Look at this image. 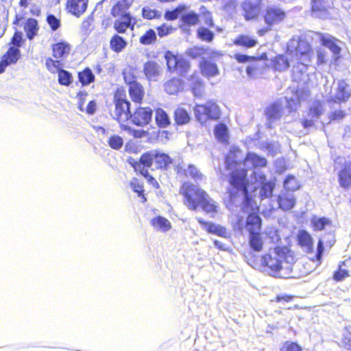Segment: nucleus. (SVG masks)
I'll return each instance as SVG.
<instances>
[{"instance_id": "f257e3e1", "label": "nucleus", "mask_w": 351, "mask_h": 351, "mask_svg": "<svg viewBox=\"0 0 351 351\" xmlns=\"http://www.w3.org/2000/svg\"><path fill=\"white\" fill-rule=\"evenodd\" d=\"M241 151H230L226 157V167L233 170L229 178L230 186L228 189V196L232 203H234L239 194L241 193L247 197V170L243 166L242 158L239 156Z\"/></svg>"}, {"instance_id": "f03ea898", "label": "nucleus", "mask_w": 351, "mask_h": 351, "mask_svg": "<svg viewBox=\"0 0 351 351\" xmlns=\"http://www.w3.org/2000/svg\"><path fill=\"white\" fill-rule=\"evenodd\" d=\"M293 261V252L287 247H276L261 258L262 265L267 269L269 275L278 278H285L282 271L284 269H289Z\"/></svg>"}, {"instance_id": "7ed1b4c3", "label": "nucleus", "mask_w": 351, "mask_h": 351, "mask_svg": "<svg viewBox=\"0 0 351 351\" xmlns=\"http://www.w3.org/2000/svg\"><path fill=\"white\" fill-rule=\"evenodd\" d=\"M180 193L185 198L184 204L191 210H196L198 204H200L206 213L217 211L215 202L197 185L184 182L180 188Z\"/></svg>"}, {"instance_id": "20e7f679", "label": "nucleus", "mask_w": 351, "mask_h": 351, "mask_svg": "<svg viewBox=\"0 0 351 351\" xmlns=\"http://www.w3.org/2000/svg\"><path fill=\"white\" fill-rule=\"evenodd\" d=\"M193 110L197 120L200 123H204L208 119L217 120L220 117L219 106L212 101L205 104H197Z\"/></svg>"}, {"instance_id": "39448f33", "label": "nucleus", "mask_w": 351, "mask_h": 351, "mask_svg": "<svg viewBox=\"0 0 351 351\" xmlns=\"http://www.w3.org/2000/svg\"><path fill=\"white\" fill-rule=\"evenodd\" d=\"M165 58L167 65V69L171 72H175L183 75L190 68L189 62L182 56H176L171 51H167L165 53Z\"/></svg>"}, {"instance_id": "423d86ee", "label": "nucleus", "mask_w": 351, "mask_h": 351, "mask_svg": "<svg viewBox=\"0 0 351 351\" xmlns=\"http://www.w3.org/2000/svg\"><path fill=\"white\" fill-rule=\"evenodd\" d=\"M115 110L112 114V118L117 120L122 126L123 123L130 120V114L132 111L130 110V102L125 98L115 95L114 98Z\"/></svg>"}, {"instance_id": "0eeeda50", "label": "nucleus", "mask_w": 351, "mask_h": 351, "mask_svg": "<svg viewBox=\"0 0 351 351\" xmlns=\"http://www.w3.org/2000/svg\"><path fill=\"white\" fill-rule=\"evenodd\" d=\"M153 113V109L149 106H138L131 113L130 121L136 126L144 127L152 121Z\"/></svg>"}, {"instance_id": "6e6552de", "label": "nucleus", "mask_w": 351, "mask_h": 351, "mask_svg": "<svg viewBox=\"0 0 351 351\" xmlns=\"http://www.w3.org/2000/svg\"><path fill=\"white\" fill-rule=\"evenodd\" d=\"M285 17L283 10L276 5H269L265 10L264 21L267 25L271 26L280 23Z\"/></svg>"}, {"instance_id": "1a4fd4ad", "label": "nucleus", "mask_w": 351, "mask_h": 351, "mask_svg": "<svg viewBox=\"0 0 351 351\" xmlns=\"http://www.w3.org/2000/svg\"><path fill=\"white\" fill-rule=\"evenodd\" d=\"M335 93L331 97L330 102H346L351 95V90L349 85L344 80H338L335 88Z\"/></svg>"}, {"instance_id": "9d476101", "label": "nucleus", "mask_w": 351, "mask_h": 351, "mask_svg": "<svg viewBox=\"0 0 351 351\" xmlns=\"http://www.w3.org/2000/svg\"><path fill=\"white\" fill-rule=\"evenodd\" d=\"M332 0H311L312 16L325 19L328 14V9L330 7Z\"/></svg>"}, {"instance_id": "9b49d317", "label": "nucleus", "mask_w": 351, "mask_h": 351, "mask_svg": "<svg viewBox=\"0 0 351 351\" xmlns=\"http://www.w3.org/2000/svg\"><path fill=\"white\" fill-rule=\"evenodd\" d=\"M318 38L322 45L328 48L331 52L337 56V58L339 56L341 52V47L338 45L340 41L332 36L330 34H317Z\"/></svg>"}, {"instance_id": "f8f14e48", "label": "nucleus", "mask_w": 351, "mask_h": 351, "mask_svg": "<svg viewBox=\"0 0 351 351\" xmlns=\"http://www.w3.org/2000/svg\"><path fill=\"white\" fill-rule=\"evenodd\" d=\"M143 73L149 81L156 82L162 73V69L156 61L149 60L143 65Z\"/></svg>"}, {"instance_id": "ddd939ff", "label": "nucleus", "mask_w": 351, "mask_h": 351, "mask_svg": "<svg viewBox=\"0 0 351 351\" xmlns=\"http://www.w3.org/2000/svg\"><path fill=\"white\" fill-rule=\"evenodd\" d=\"M267 165L265 158L258 156L254 152H248L243 161V166L247 171L250 169L263 167Z\"/></svg>"}, {"instance_id": "4468645a", "label": "nucleus", "mask_w": 351, "mask_h": 351, "mask_svg": "<svg viewBox=\"0 0 351 351\" xmlns=\"http://www.w3.org/2000/svg\"><path fill=\"white\" fill-rule=\"evenodd\" d=\"M154 154H156V150L147 152L143 154L141 156L139 161H136L132 164L135 171L141 173L143 170H148L147 168L151 167L154 161Z\"/></svg>"}, {"instance_id": "2eb2a0df", "label": "nucleus", "mask_w": 351, "mask_h": 351, "mask_svg": "<svg viewBox=\"0 0 351 351\" xmlns=\"http://www.w3.org/2000/svg\"><path fill=\"white\" fill-rule=\"evenodd\" d=\"M175 170L178 174H184L186 177L191 178L197 182L203 180L202 173L193 165H189L186 169L182 164H175Z\"/></svg>"}, {"instance_id": "dca6fc26", "label": "nucleus", "mask_w": 351, "mask_h": 351, "mask_svg": "<svg viewBox=\"0 0 351 351\" xmlns=\"http://www.w3.org/2000/svg\"><path fill=\"white\" fill-rule=\"evenodd\" d=\"M136 23L130 14H125L114 21V27L118 33L123 34L128 28L133 29Z\"/></svg>"}, {"instance_id": "f3484780", "label": "nucleus", "mask_w": 351, "mask_h": 351, "mask_svg": "<svg viewBox=\"0 0 351 351\" xmlns=\"http://www.w3.org/2000/svg\"><path fill=\"white\" fill-rule=\"evenodd\" d=\"M88 0H67L66 10L76 17L81 16L86 10Z\"/></svg>"}, {"instance_id": "a211bd4d", "label": "nucleus", "mask_w": 351, "mask_h": 351, "mask_svg": "<svg viewBox=\"0 0 351 351\" xmlns=\"http://www.w3.org/2000/svg\"><path fill=\"white\" fill-rule=\"evenodd\" d=\"M254 178L256 182L261 184L260 195L261 198L269 197L272 195L274 184L271 182H267L266 176L263 173H258L254 171Z\"/></svg>"}, {"instance_id": "6ab92c4d", "label": "nucleus", "mask_w": 351, "mask_h": 351, "mask_svg": "<svg viewBox=\"0 0 351 351\" xmlns=\"http://www.w3.org/2000/svg\"><path fill=\"white\" fill-rule=\"evenodd\" d=\"M265 114L267 119V128H271L272 124L279 120L282 116V107L277 103L269 105L265 109Z\"/></svg>"}, {"instance_id": "aec40b11", "label": "nucleus", "mask_w": 351, "mask_h": 351, "mask_svg": "<svg viewBox=\"0 0 351 351\" xmlns=\"http://www.w3.org/2000/svg\"><path fill=\"white\" fill-rule=\"evenodd\" d=\"M186 55L193 59L202 58V60L213 56V51L209 47L194 46L186 50Z\"/></svg>"}, {"instance_id": "412c9836", "label": "nucleus", "mask_w": 351, "mask_h": 351, "mask_svg": "<svg viewBox=\"0 0 351 351\" xmlns=\"http://www.w3.org/2000/svg\"><path fill=\"white\" fill-rule=\"evenodd\" d=\"M241 8L243 11V15L246 20L255 19L260 11V8L256 2L250 0H245L241 3Z\"/></svg>"}, {"instance_id": "4be33fe9", "label": "nucleus", "mask_w": 351, "mask_h": 351, "mask_svg": "<svg viewBox=\"0 0 351 351\" xmlns=\"http://www.w3.org/2000/svg\"><path fill=\"white\" fill-rule=\"evenodd\" d=\"M289 49L295 48L296 55L309 59V53H312L310 45L304 40H292L288 45Z\"/></svg>"}, {"instance_id": "5701e85b", "label": "nucleus", "mask_w": 351, "mask_h": 351, "mask_svg": "<svg viewBox=\"0 0 351 351\" xmlns=\"http://www.w3.org/2000/svg\"><path fill=\"white\" fill-rule=\"evenodd\" d=\"M264 63L254 56L246 67V73L250 77H256L261 74Z\"/></svg>"}, {"instance_id": "b1692460", "label": "nucleus", "mask_w": 351, "mask_h": 351, "mask_svg": "<svg viewBox=\"0 0 351 351\" xmlns=\"http://www.w3.org/2000/svg\"><path fill=\"white\" fill-rule=\"evenodd\" d=\"M261 223V218L257 214L252 213L247 217L246 225L249 233L259 232Z\"/></svg>"}, {"instance_id": "393cba45", "label": "nucleus", "mask_w": 351, "mask_h": 351, "mask_svg": "<svg viewBox=\"0 0 351 351\" xmlns=\"http://www.w3.org/2000/svg\"><path fill=\"white\" fill-rule=\"evenodd\" d=\"M299 245L304 247L307 252H311L313 248V239L310 234L306 230H300L298 235Z\"/></svg>"}, {"instance_id": "a878e982", "label": "nucleus", "mask_w": 351, "mask_h": 351, "mask_svg": "<svg viewBox=\"0 0 351 351\" xmlns=\"http://www.w3.org/2000/svg\"><path fill=\"white\" fill-rule=\"evenodd\" d=\"M71 50V46L66 42L57 43L52 45L53 56L56 59L62 58L68 55Z\"/></svg>"}, {"instance_id": "bb28decb", "label": "nucleus", "mask_w": 351, "mask_h": 351, "mask_svg": "<svg viewBox=\"0 0 351 351\" xmlns=\"http://www.w3.org/2000/svg\"><path fill=\"white\" fill-rule=\"evenodd\" d=\"M278 202L281 209L289 210L295 206V199L292 193H287L279 195Z\"/></svg>"}, {"instance_id": "cd10ccee", "label": "nucleus", "mask_w": 351, "mask_h": 351, "mask_svg": "<svg viewBox=\"0 0 351 351\" xmlns=\"http://www.w3.org/2000/svg\"><path fill=\"white\" fill-rule=\"evenodd\" d=\"M173 119L178 125H183L189 123L191 118L186 110L178 107L174 110Z\"/></svg>"}, {"instance_id": "c85d7f7f", "label": "nucleus", "mask_w": 351, "mask_h": 351, "mask_svg": "<svg viewBox=\"0 0 351 351\" xmlns=\"http://www.w3.org/2000/svg\"><path fill=\"white\" fill-rule=\"evenodd\" d=\"M199 66L202 74L205 76L214 77L219 73L217 64L206 59L200 62Z\"/></svg>"}, {"instance_id": "c756f323", "label": "nucleus", "mask_w": 351, "mask_h": 351, "mask_svg": "<svg viewBox=\"0 0 351 351\" xmlns=\"http://www.w3.org/2000/svg\"><path fill=\"white\" fill-rule=\"evenodd\" d=\"M129 94L132 101L136 103L141 102L144 95L142 85L136 82L132 83L130 85Z\"/></svg>"}, {"instance_id": "7c9ffc66", "label": "nucleus", "mask_w": 351, "mask_h": 351, "mask_svg": "<svg viewBox=\"0 0 351 351\" xmlns=\"http://www.w3.org/2000/svg\"><path fill=\"white\" fill-rule=\"evenodd\" d=\"M150 223L154 229L161 232H167L171 228L169 220L162 216L154 217L151 219Z\"/></svg>"}, {"instance_id": "2f4dec72", "label": "nucleus", "mask_w": 351, "mask_h": 351, "mask_svg": "<svg viewBox=\"0 0 351 351\" xmlns=\"http://www.w3.org/2000/svg\"><path fill=\"white\" fill-rule=\"evenodd\" d=\"M155 121L160 128H166L171 124L168 114L162 108H157L155 112Z\"/></svg>"}, {"instance_id": "473e14b6", "label": "nucleus", "mask_w": 351, "mask_h": 351, "mask_svg": "<svg viewBox=\"0 0 351 351\" xmlns=\"http://www.w3.org/2000/svg\"><path fill=\"white\" fill-rule=\"evenodd\" d=\"M154 162L156 165V168L167 169L169 165L173 163V160L168 154L156 151Z\"/></svg>"}, {"instance_id": "72a5a7b5", "label": "nucleus", "mask_w": 351, "mask_h": 351, "mask_svg": "<svg viewBox=\"0 0 351 351\" xmlns=\"http://www.w3.org/2000/svg\"><path fill=\"white\" fill-rule=\"evenodd\" d=\"M165 90L169 95H174L183 89V82L178 78H173L165 84Z\"/></svg>"}, {"instance_id": "f704fd0d", "label": "nucleus", "mask_w": 351, "mask_h": 351, "mask_svg": "<svg viewBox=\"0 0 351 351\" xmlns=\"http://www.w3.org/2000/svg\"><path fill=\"white\" fill-rule=\"evenodd\" d=\"M24 30L28 39L32 40L38 34V25L35 19L29 18L24 25Z\"/></svg>"}, {"instance_id": "c9c22d12", "label": "nucleus", "mask_w": 351, "mask_h": 351, "mask_svg": "<svg viewBox=\"0 0 351 351\" xmlns=\"http://www.w3.org/2000/svg\"><path fill=\"white\" fill-rule=\"evenodd\" d=\"M21 55V51L15 47H10L8 51L3 55V60L8 65L15 64L19 60Z\"/></svg>"}, {"instance_id": "e433bc0d", "label": "nucleus", "mask_w": 351, "mask_h": 351, "mask_svg": "<svg viewBox=\"0 0 351 351\" xmlns=\"http://www.w3.org/2000/svg\"><path fill=\"white\" fill-rule=\"evenodd\" d=\"M249 245L254 252H261L263 246V241L259 232L249 233Z\"/></svg>"}, {"instance_id": "4c0bfd02", "label": "nucleus", "mask_w": 351, "mask_h": 351, "mask_svg": "<svg viewBox=\"0 0 351 351\" xmlns=\"http://www.w3.org/2000/svg\"><path fill=\"white\" fill-rule=\"evenodd\" d=\"M258 43L256 39L252 38L247 35H239L234 40V44L237 46H241L245 48H252L255 47Z\"/></svg>"}, {"instance_id": "58836bf2", "label": "nucleus", "mask_w": 351, "mask_h": 351, "mask_svg": "<svg viewBox=\"0 0 351 351\" xmlns=\"http://www.w3.org/2000/svg\"><path fill=\"white\" fill-rule=\"evenodd\" d=\"M180 21L186 25L194 26L199 22V16L194 11L183 12L180 16Z\"/></svg>"}, {"instance_id": "ea45409f", "label": "nucleus", "mask_w": 351, "mask_h": 351, "mask_svg": "<svg viewBox=\"0 0 351 351\" xmlns=\"http://www.w3.org/2000/svg\"><path fill=\"white\" fill-rule=\"evenodd\" d=\"M196 36L198 39L206 43H211L215 38L214 32L204 26H200L197 28Z\"/></svg>"}, {"instance_id": "a19ab883", "label": "nucleus", "mask_w": 351, "mask_h": 351, "mask_svg": "<svg viewBox=\"0 0 351 351\" xmlns=\"http://www.w3.org/2000/svg\"><path fill=\"white\" fill-rule=\"evenodd\" d=\"M338 180L340 186L347 189L351 186V169L345 168L338 173Z\"/></svg>"}, {"instance_id": "79ce46f5", "label": "nucleus", "mask_w": 351, "mask_h": 351, "mask_svg": "<svg viewBox=\"0 0 351 351\" xmlns=\"http://www.w3.org/2000/svg\"><path fill=\"white\" fill-rule=\"evenodd\" d=\"M190 87L195 97H200L202 96L204 85L203 81L199 77H193L191 80Z\"/></svg>"}, {"instance_id": "37998d69", "label": "nucleus", "mask_w": 351, "mask_h": 351, "mask_svg": "<svg viewBox=\"0 0 351 351\" xmlns=\"http://www.w3.org/2000/svg\"><path fill=\"white\" fill-rule=\"evenodd\" d=\"M324 111L323 103L319 100H315L309 107L308 116L312 119H319Z\"/></svg>"}, {"instance_id": "c03bdc74", "label": "nucleus", "mask_w": 351, "mask_h": 351, "mask_svg": "<svg viewBox=\"0 0 351 351\" xmlns=\"http://www.w3.org/2000/svg\"><path fill=\"white\" fill-rule=\"evenodd\" d=\"M272 66L276 71H283L289 67V62L285 55H279L272 60Z\"/></svg>"}, {"instance_id": "a18cd8bd", "label": "nucleus", "mask_w": 351, "mask_h": 351, "mask_svg": "<svg viewBox=\"0 0 351 351\" xmlns=\"http://www.w3.org/2000/svg\"><path fill=\"white\" fill-rule=\"evenodd\" d=\"M127 42L125 40L117 35H114L110 41V46L112 51L117 53H119L126 47Z\"/></svg>"}, {"instance_id": "49530a36", "label": "nucleus", "mask_w": 351, "mask_h": 351, "mask_svg": "<svg viewBox=\"0 0 351 351\" xmlns=\"http://www.w3.org/2000/svg\"><path fill=\"white\" fill-rule=\"evenodd\" d=\"M78 79L82 86H88L95 80V75L90 68L86 67L78 73Z\"/></svg>"}, {"instance_id": "de8ad7c7", "label": "nucleus", "mask_w": 351, "mask_h": 351, "mask_svg": "<svg viewBox=\"0 0 351 351\" xmlns=\"http://www.w3.org/2000/svg\"><path fill=\"white\" fill-rule=\"evenodd\" d=\"M128 8L129 5L125 1H119L112 8L111 14L114 17H121L123 15L130 14L127 12Z\"/></svg>"}, {"instance_id": "09e8293b", "label": "nucleus", "mask_w": 351, "mask_h": 351, "mask_svg": "<svg viewBox=\"0 0 351 351\" xmlns=\"http://www.w3.org/2000/svg\"><path fill=\"white\" fill-rule=\"evenodd\" d=\"M215 136L216 138L221 142H227L228 139V128L223 123H220L215 128Z\"/></svg>"}, {"instance_id": "8fccbe9b", "label": "nucleus", "mask_w": 351, "mask_h": 351, "mask_svg": "<svg viewBox=\"0 0 351 351\" xmlns=\"http://www.w3.org/2000/svg\"><path fill=\"white\" fill-rule=\"evenodd\" d=\"M199 20L201 19L203 23L208 27H214L215 24L213 19L212 14L207 10L205 6L202 5L199 8Z\"/></svg>"}, {"instance_id": "3c124183", "label": "nucleus", "mask_w": 351, "mask_h": 351, "mask_svg": "<svg viewBox=\"0 0 351 351\" xmlns=\"http://www.w3.org/2000/svg\"><path fill=\"white\" fill-rule=\"evenodd\" d=\"M186 10L184 5H180L173 10H166L165 13V19L167 21H174L178 18L182 13Z\"/></svg>"}, {"instance_id": "603ef678", "label": "nucleus", "mask_w": 351, "mask_h": 351, "mask_svg": "<svg viewBox=\"0 0 351 351\" xmlns=\"http://www.w3.org/2000/svg\"><path fill=\"white\" fill-rule=\"evenodd\" d=\"M58 73V82L63 86H69L73 82V77L70 72L64 69H60Z\"/></svg>"}, {"instance_id": "864d4df0", "label": "nucleus", "mask_w": 351, "mask_h": 351, "mask_svg": "<svg viewBox=\"0 0 351 351\" xmlns=\"http://www.w3.org/2000/svg\"><path fill=\"white\" fill-rule=\"evenodd\" d=\"M206 230L209 233L215 234L223 237H226L227 234L226 229L224 227L211 222L207 225Z\"/></svg>"}, {"instance_id": "5fc2aeb1", "label": "nucleus", "mask_w": 351, "mask_h": 351, "mask_svg": "<svg viewBox=\"0 0 351 351\" xmlns=\"http://www.w3.org/2000/svg\"><path fill=\"white\" fill-rule=\"evenodd\" d=\"M142 16L144 19L148 20L159 19L162 16V12L159 10L152 9L149 7H144L142 9Z\"/></svg>"}, {"instance_id": "6e6d98bb", "label": "nucleus", "mask_w": 351, "mask_h": 351, "mask_svg": "<svg viewBox=\"0 0 351 351\" xmlns=\"http://www.w3.org/2000/svg\"><path fill=\"white\" fill-rule=\"evenodd\" d=\"M156 40V34L152 29L147 30L140 37V43L143 45H151Z\"/></svg>"}, {"instance_id": "4d7b16f0", "label": "nucleus", "mask_w": 351, "mask_h": 351, "mask_svg": "<svg viewBox=\"0 0 351 351\" xmlns=\"http://www.w3.org/2000/svg\"><path fill=\"white\" fill-rule=\"evenodd\" d=\"M284 188L290 191H294L299 188L296 178L293 176H288L284 181Z\"/></svg>"}, {"instance_id": "13d9d810", "label": "nucleus", "mask_w": 351, "mask_h": 351, "mask_svg": "<svg viewBox=\"0 0 351 351\" xmlns=\"http://www.w3.org/2000/svg\"><path fill=\"white\" fill-rule=\"evenodd\" d=\"M108 143L112 149L119 150L123 145V140L120 136L114 134L109 138Z\"/></svg>"}, {"instance_id": "bf43d9fd", "label": "nucleus", "mask_w": 351, "mask_h": 351, "mask_svg": "<svg viewBox=\"0 0 351 351\" xmlns=\"http://www.w3.org/2000/svg\"><path fill=\"white\" fill-rule=\"evenodd\" d=\"M312 223L313 225L314 230L315 231L322 230L326 226L328 225L330 223V219L326 217H320V218H314L312 220Z\"/></svg>"}, {"instance_id": "052dcab7", "label": "nucleus", "mask_w": 351, "mask_h": 351, "mask_svg": "<svg viewBox=\"0 0 351 351\" xmlns=\"http://www.w3.org/2000/svg\"><path fill=\"white\" fill-rule=\"evenodd\" d=\"M342 346L347 350H351V326L345 327L343 334Z\"/></svg>"}, {"instance_id": "680f3d73", "label": "nucleus", "mask_w": 351, "mask_h": 351, "mask_svg": "<svg viewBox=\"0 0 351 351\" xmlns=\"http://www.w3.org/2000/svg\"><path fill=\"white\" fill-rule=\"evenodd\" d=\"M46 67L51 73L58 72L60 69V62L59 60H54L51 58H48L46 59Z\"/></svg>"}, {"instance_id": "e2e57ef3", "label": "nucleus", "mask_w": 351, "mask_h": 351, "mask_svg": "<svg viewBox=\"0 0 351 351\" xmlns=\"http://www.w3.org/2000/svg\"><path fill=\"white\" fill-rule=\"evenodd\" d=\"M332 108L335 110L328 114V123H330L331 121H339L345 117L346 114L343 110L340 109H335L334 105H332Z\"/></svg>"}, {"instance_id": "0e129e2a", "label": "nucleus", "mask_w": 351, "mask_h": 351, "mask_svg": "<svg viewBox=\"0 0 351 351\" xmlns=\"http://www.w3.org/2000/svg\"><path fill=\"white\" fill-rule=\"evenodd\" d=\"M265 234L267 239H268L271 243H278L280 241V237L278 231L274 228L267 229L265 230Z\"/></svg>"}, {"instance_id": "69168bd1", "label": "nucleus", "mask_w": 351, "mask_h": 351, "mask_svg": "<svg viewBox=\"0 0 351 351\" xmlns=\"http://www.w3.org/2000/svg\"><path fill=\"white\" fill-rule=\"evenodd\" d=\"M47 22L53 31L57 30L60 26V21L52 14L47 15Z\"/></svg>"}, {"instance_id": "338daca9", "label": "nucleus", "mask_w": 351, "mask_h": 351, "mask_svg": "<svg viewBox=\"0 0 351 351\" xmlns=\"http://www.w3.org/2000/svg\"><path fill=\"white\" fill-rule=\"evenodd\" d=\"M24 39L23 38V33L21 32H16L12 38L11 43L15 47L19 49L22 46Z\"/></svg>"}, {"instance_id": "774afa93", "label": "nucleus", "mask_w": 351, "mask_h": 351, "mask_svg": "<svg viewBox=\"0 0 351 351\" xmlns=\"http://www.w3.org/2000/svg\"><path fill=\"white\" fill-rule=\"evenodd\" d=\"M281 351H302V350L298 343L292 341H287L282 346Z\"/></svg>"}]
</instances>
